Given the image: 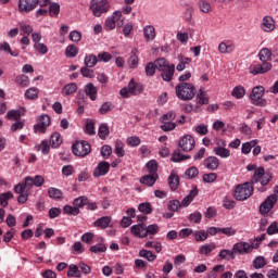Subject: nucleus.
Wrapping results in <instances>:
<instances>
[{"label": "nucleus", "mask_w": 278, "mask_h": 278, "mask_svg": "<svg viewBox=\"0 0 278 278\" xmlns=\"http://www.w3.org/2000/svg\"><path fill=\"white\" fill-rule=\"evenodd\" d=\"M197 94V88L190 83H180L176 86V96L181 101H192Z\"/></svg>", "instance_id": "obj_1"}, {"label": "nucleus", "mask_w": 278, "mask_h": 278, "mask_svg": "<svg viewBox=\"0 0 278 278\" xmlns=\"http://www.w3.org/2000/svg\"><path fill=\"white\" fill-rule=\"evenodd\" d=\"M142 92H144V86L131 79L127 87L121 89L119 94L123 97V99H129V94L132 97H138V94H142Z\"/></svg>", "instance_id": "obj_2"}, {"label": "nucleus", "mask_w": 278, "mask_h": 278, "mask_svg": "<svg viewBox=\"0 0 278 278\" xmlns=\"http://www.w3.org/2000/svg\"><path fill=\"white\" fill-rule=\"evenodd\" d=\"M252 194L253 184L244 182L236 187L233 197L237 201H247Z\"/></svg>", "instance_id": "obj_3"}, {"label": "nucleus", "mask_w": 278, "mask_h": 278, "mask_svg": "<svg viewBox=\"0 0 278 278\" xmlns=\"http://www.w3.org/2000/svg\"><path fill=\"white\" fill-rule=\"evenodd\" d=\"M264 91L265 89L263 86H256L252 89L250 94L252 105H256L258 108H266V105H268V102L264 99Z\"/></svg>", "instance_id": "obj_4"}, {"label": "nucleus", "mask_w": 278, "mask_h": 278, "mask_svg": "<svg viewBox=\"0 0 278 278\" xmlns=\"http://www.w3.org/2000/svg\"><path fill=\"white\" fill-rule=\"evenodd\" d=\"M90 10L93 16H101V14H105L110 10V3L108 0H91Z\"/></svg>", "instance_id": "obj_5"}, {"label": "nucleus", "mask_w": 278, "mask_h": 278, "mask_svg": "<svg viewBox=\"0 0 278 278\" xmlns=\"http://www.w3.org/2000/svg\"><path fill=\"white\" fill-rule=\"evenodd\" d=\"M90 151H92V148L87 141H77L72 146V152L78 157H86V155H89Z\"/></svg>", "instance_id": "obj_6"}, {"label": "nucleus", "mask_w": 278, "mask_h": 278, "mask_svg": "<svg viewBox=\"0 0 278 278\" xmlns=\"http://www.w3.org/2000/svg\"><path fill=\"white\" fill-rule=\"evenodd\" d=\"M278 197L277 194H270L266 198L265 201L262 202L260 205V214L262 216H266V214H269L270 210L277 205Z\"/></svg>", "instance_id": "obj_7"}, {"label": "nucleus", "mask_w": 278, "mask_h": 278, "mask_svg": "<svg viewBox=\"0 0 278 278\" xmlns=\"http://www.w3.org/2000/svg\"><path fill=\"white\" fill-rule=\"evenodd\" d=\"M253 249H255L254 244L244 241L237 242L232 247L235 255H249V253L253 252Z\"/></svg>", "instance_id": "obj_8"}, {"label": "nucleus", "mask_w": 278, "mask_h": 278, "mask_svg": "<svg viewBox=\"0 0 278 278\" xmlns=\"http://www.w3.org/2000/svg\"><path fill=\"white\" fill-rule=\"evenodd\" d=\"M39 0H18V12L21 14H29L38 8Z\"/></svg>", "instance_id": "obj_9"}, {"label": "nucleus", "mask_w": 278, "mask_h": 278, "mask_svg": "<svg viewBox=\"0 0 278 278\" xmlns=\"http://www.w3.org/2000/svg\"><path fill=\"white\" fill-rule=\"evenodd\" d=\"M195 144L197 142L194 141V137H192L191 135L184 136L178 143L180 149H182V151H185L186 153L192 151Z\"/></svg>", "instance_id": "obj_10"}, {"label": "nucleus", "mask_w": 278, "mask_h": 278, "mask_svg": "<svg viewBox=\"0 0 278 278\" xmlns=\"http://www.w3.org/2000/svg\"><path fill=\"white\" fill-rule=\"evenodd\" d=\"M225 147H227V143L224 140L217 141V147L213 149L215 155L222 159L231 157V151Z\"/></svg>", "instance_id": "obj_11"}, {"label": "nucleus", "mask_w": 278, "mask_h": 278, "mask_svg": "<svg viewBox=\"0 0 278 278\" xmlns=\"http://www.w3.org/2000/svg\"><path fill=\"white\" fill-rule=\"evenodd\" d=\"M51 125V117L49 115H41L38 118L37 125L34 126V129L36 132L39 131V134H45L47 131V127Z\"/></svg>", "instance_id": "obj_12"}, {"label": "nucleus", "mask_w": 278, "mask_h": 278, "mask_svg": "<svg viewBox=\"0 0 278 278\" xmlns=\"http://www.w3.org/2000/svg\"><path fill=\"white\" fill-rule=\"evenodd\" d=\"M123 13L121 11H115L111 17L105 20V29L106 31H111V29L116 28V22L121 21Z\"/></svg>", "instance_id": "obj_13"}, {"label": "nucleus", "mask_w": 278, "mask_h": 278, "mask_svg": "<svg viewBox=\"0 0 278 278\" xmlns=\"http://www.w3.org/2000/svg\"><path fill=\"white\" fill-rule=\"evenodd\" d=\"M270 68H273V65L266 61H263V64H257V65H252L250 67V73L252 75H260V74H264V73H268V71H270Z\"/></svg>", "instance_id": "obj_14"}, {"label": "nucleus", "mask_w": 278, "mask_h": 278, "mask_svg": "<svg viewBox=\"0 0 278 278\" xmlns=\"http://www.w3.org/2000/svg\"><path fill=\"white\" fill-rule=\"evenodd\" d=\"M110 173V163L101 161L93 170V177H103Z\"/></svg>", "instance_id": "obj_15"}, {"label": "nucleus", "mask_w": 278, "mask_h": 278, "mask_svg": "<svg viewBox=\"0 0 278 278\" xmlns=\"http://www.w3.org/2000/svg\"><path fill=\"white\" fill-rule=\"evenodd\" d=\"M84 92L89 97L90 101H97V94H99V89L92 83H88L84 87Z\"/></svg>", "instance_id": "obj_16"}, {"label": "nucleus", "mask_w": 278, "mask_h": 278, "mask_svg": "<svg viewBox=\"0 0 278 278\" xmlns=\"http://www.w3.org/2000/svg\"><path fill=\"white\" fill-rule=\"evenodd\" d=\"M261 29L263 31H275V20L271 16H264L261 23Z\"/></svg>", "instance_id": "obj_17"}, {"label": "nucleus", "mask_w": 278, "mask_h": 278, "mask_svg": "<svg viewBox=\"0 0 278 278\" xmlns=\"http://www.w3.org/2000/svg\"><path fill=\"white\" fill-rule=\"evenodd\" d=\"M203 164L208 170H216L220 166V160L216 156H208L204 160Z\"/></svg>", "instance_id": "obj_18"}, {"label": "nucleus", "mask_w": 278, "mask_h": 278, "mask_svg": "<svg viewBox=\"0 0 278 278\" xmlns=\"http://www.w3.org/2000/svg\"><path fill=\"white\" fill-rule=\"evenodd\" d=\"M199 195V189L194 187L190 190L189 194L182 199L180 202V207H188L192 201H194V198Z\"/></svg>", "instance_id": "obj_19"}, {"label": "nucleus", "mask_w": 278, "mask_h": 278, "mask_svg": "<svg viewBox=\"0 0 278 278\" xmlns=\"http://www.w3.org/2000/svg\"><path fill=\"white\" fill-rule=\"evenodd\" d=\"M157 179H160V175L149 174L140 178V184L151 188L152 186H155V181H157Z\"/></svg>", "instance_id": "obj_20"}, {"label": "nucleus", "mask_w": 278, "mask_h": 278, "mask_svg": "<svg viewBox=\"0 0 278 278\" xmlns=\"http://www.w3.org/2000/svg\"><path fill=\"white\" fill-rule=\"evenodd\" d=\"M167 184L173 192L179 188V175L172 172L167 178Z\"/></svg>", "instance_id": "obj_21"}, {"label": "nucleus", "mask_w": 278, "mask_h": 278, "mask_svg": "<svg viewBox=\"0 0 278 278\" xmlns=\"http://www.w3.org/2000/svg\"><path fill=\"white\" fill-rule=\"evenodd\" d=\"M130 231L134 236H136V238H146L144 231H147V225L144 224L134 225L130 228Z\"/></svg>", "instance_id": "obj_22"}, {"label": "nucleus", "mask_w": 278, "mask_h": 278, "mask_svg": "<svg viewBox=\"0 0 278 278\" xmlns=\"http://www.w3.org/2000/svg\"><path fill=\"white\" fill-rule=\"evenodd\" d=\"M175 75V64H170L167 68L161 73L163 81H173V76Z\"/></svg>", "instance_id": "obj_23"}, {"label": "nucleus", "mask_w": 278, "mask_h": 278, "mask_svg": "<svg viewBox=\"0 0 278 278\" xmlns=\"http://www.w3.org/2000/svg\"><path fill=\"white\" fill-rule=\"evenodd\" d=\"M127 64L129 68H138V64H139L138 49L134 48L131 50Z\"/></svg>", "instance_id": "obj_24"}, {"label": "nucleus", "mask_w": 278, "mask_h": 278, "mask_svg": "<svg viewBox=\"0 0 278 278\" xmlns=\"http://www.w3.org/2000/svg\"><path fill=\"white\" fill-rule=\"evenodd\" d=\"M63 97H71V94H75L77 92V84L76 83H70L65 85L62 89Z\"/></svg>", "instance_id": "obj_25"}, {"label": "nucleus", "mask_w": 278, "mask_h": 278, "mask_svg": "<svg viewBox=\"0 0 278 278\" xmlns=\"http://www.w3.org/2000/svg\"><path fill=\"white\" fill-rule=\"evenodd\" d=\"M111 223H112V217L103 216V217L98 218L94 222V226L100 227L101 229H108V227H110Z\"/></svg>", "instance_id": "obj_26"}, {"label": "nucleus", "mask_w": 278, "mask_h": 278, "mask_svg": "<svg viewBox=\"0 0 278 278\" xmlns=\"http://www.w3.org/2000/svg\"><path fill=\"white\" fill-rule=\"evenodd\" d=\"M143 36L148 42L150 40H155V27H153V25L143 27Z\"/></svg>", "instance_id": "obj_27"}, {"label": "nucleus", "mask_w": 278, "mask_h": 278, "mask_svg": "<svg viewBox=\"0 0 278 278\" xmlns=\"http://www.w3.org/2000/svg\"><path fill=\"white\" fill-rule=\"evenodd\" d=\"M84 62H85V66H87V68H94V65L99 62V59L94 54H87L85 56Z\"/></svg>", "instance_id": "obj_28"}, {"label": "nucleus", "mask_w": 278, "mask_h": 278, "mask_svg": "<svg viewBox=\"0 0 278 278\" xmlns=\"http://www.w3.org/2000/svg\"><path fill=\"white\" fill-rule=\"evenodd\" d=\"M156 64V71H160V73H163L165 68H167L170 65V62L166 60L165 58H159L155 60Z\"/></svg>", "instance_id": "obj_29"}, {"label": "nucleus", "mask_w": 278, "mask_h": 278, "mask_svg": "<svg viewBox=\"0 0 278 278\" xmlns=\"http://www.w3.org/2000/svg\"><path fill=\"white\" fill-rule=\"evenodd\" d=\"M50 144L52 149H58L62 144V135L60 132H53L50 138Z\"/></svg>", "instance_id": "obj_30"}, {"label": "nucleus", "mask_w": 278, "mask_h": 278, "mask_svg": "<svg viewBox=\"0 0 278 278\" xmlns=\"http://www.w3.org/2000/svg\"><path fill=\"white\" fill-rule=\"evenodd\" d=\"M218 257H220V260H227V262H229L230 260H236V253L233 252V250H222L218 253Z\"/></svg>", "instance_id": "obj_31"}, {"label": "nucleus", "mask_w": 278, "mask_h": 278, "mask_svg": "<svg viewBox=\"0 0 278 278\" xmlns=\"http://www.w3.org/2000/svg\"><path fill=\"white\" fill-rule=\"evenodd\" d=\"M139 257H144V260H148V262H155V260H157V255L144 249L139 251Z\"/></svg>", "instance_id": "obj_32"}, {"label": "nucleus", "mask_w": 278, "mask_h": 278, "mask_svg": "<svg viewBox=\"0 0 278 278\" xmlns=\"http://www.w3.org/2000/svg\"><path fill=\"white\" fill-rule=\"evenodd\" d=\"M15 84L21 86V88H27V86H29V77L23 74L17 75L15 78Z\"/></svg>", "instance_id": "obj_33"}, {"label": "nucleus", "mask_w": 278, "mask_h": 278, "mask_svg": "<svg viewBox=\"0 0 278 278\" xmlns=\"http://www.w3.org/2000/svg\"><path fill=\"white\" fill-rule=\"evenodd\" d=\"M266 175V172L264 169V167H258L254 170V175L252 178V184H260V181H262V177Z\"/></svg>", "instance_id": "obj_34"}, {"label": "nucleus", "mask_w": 278, "mask_h": 278, "mask_svg": "<svg viewBox=\"0 0 278 278\" xmlns=\"http://www.w3.org/2000/svg\"><path fill=\"white\" fill-rule=\"evenodd\" d=\"M38 93H39L38 88L31 87L26 90L25 98L28 99L29 101H36V99H38Z\"/></svg>", "instance_id": "obj_35"}, {"label": "nucleus", "mask_w": 278, "mask_h": 278, "mask_svg": "<svg viewBox=\"0 0 278 278\" xmlns=\"http://www.w3.org/2000/svg\"><path fill=\"white\" fill-rule=\"evenodd\" d=\"M214 249H216V243L204 244L200 248L199 253L200 255L207 256L212 251H214Z\"/></svg>", "instance_id": "obj_36"}, {"label": "nucleus", "mask_w": 278, "mask_h": 278, "mask_svg": "<svg viewBox=\"0 0 278 278\" xmlns=\"http://www.w3.org/2000/svg\"><path fill=\"white\" fill-rule=\"evenodd\" d=\"M9 199H14V194L11 191L0 194V205L1 207H8Z\"/></svg>", "instance_id": "obj_37"}, {"label": "nucleus", "mask_w": 278, "mask_h": 278, "mask_svg": "<svg viewBox=\"0 0 278 278\" xmlns=\"http://www.w3.org/2000/svg\"><path fill=\"white\" fill-rule=\"evenodd\" d=\"M155 71H157V64L154 62H149L146 65V75L147 77H153L155 75Z\"/></svg>", "instance_id": "obj_38"}, {"label": "nucleus", "mask_w": 278, "mask_h": 278, "mask_svg": "<svg viewBox=\"0 0 278 278\" xmlns=\"http://www.w3.org/2000/svg\"><path fill=\"white\" fill-rule=\"evenodd\" d=\"M79 53V49L76 48L75 45H70L65 49V55L66 58H77V54Z\"/></svg>", "instance_id": "obj_39"}, {"label": "nucleus", "mask_w": 278, "mask_h": 278, "mask_svg": "<svg viewBox=\"0 0 278 278\" xmlns=\"http://www.w3.org/2000/svg\"><path fill=\"white\" fill-rule=\"evenodd\" d=\"M231 94L236 99H242L247 94V89H244L242 86H237L232 89Z\"/></svg>", "instance_id": "obj_40"}, {"label": "nucleus", "mask_w": 278, "mask_h": 278, "mask_svg": "<svg viewBox=\"0 0 278 278\" xmlns=\"http://www.w3.org/2000/svg\"><path fill=\"white\" fill-rule=\"evenodd\" d=\"M115 154L117 157H125V144L121 140L115 141Z\"/></svg>", "instance_id": "obj_41"}, {"label": "nucleus", "mask_w": 278, "mask_h": 278, "mask_svg": "<svg viewBox=\"0 0 278 278\" xmlns=\"http://www.w3.org/2000/svg\"><path fill=\"white\" fill-rule=\"evenodd\" d=\"M157 231H160V226H157V224H152V225L146 226V231L142 236H146V238L148 236H155Z\"/></svg>", "instance_id": "obj_42"}, {"label": "nucleus", "mask_w": 278, "mask_h": 278, "mask_svg": "<svg viewBox=\"0 0 278 278\" xmlns=\"http://www.w3.org/2000/svg\"><path fill=\"white\" fill-rule=\"evenodd\" d=\"M271 55H273V52H270V49L268 48H263L258 53V58L261 62H268Z\"/></svg>", "instance_id": "obj_43"}, {"label": "nucleus", "mask_w": 278, "mask_h": 278, "mask_svg": "<svg viewBox=\"0 0 278 278\" xmlns=\"http://www.w3.org/2000/svg\"><path fill=\"white\" fill-rule=\"evenodd\" d=\"M98 135L101 138V140H105V138L110 136V127L108 126V124L100 125Z\"/></svg>", "instance_id": "obj_44"}, {"label": "nucleus", "mask_w": 278, "mask_h": 278, "mask_svg": "<svg viewBox=\"0 0 278 278\" xmlns=\"http://www.w3.org/2000/svg\"><path fill=\"white\" fill-rule=\"evenodd\" d=\"M190 155L182 154L181 152L175 151L172 155V162H185V160H190Z\"/></svg>", "instance_id": "obj_45"}, {"label": "nucleus", "mask_w": 278, "mask_h": 278, "mask_svg": "<svg viewBox=\"0 0 278 278\" xmlns=\"http://www.w3.org/2000/svg\"><path fill=\"white\" fill-rule=\"evenodd\" d=\"M146 167L148 168V172L150 175H159L157 174V161L151 160L146 164Z\"/></svg>", "instance_id": "obj_46"}, {"label": "nucleus", "mask_w": 278, "mask_h": 278, "mask_svg": "<svg viewBox=\"0 0 278 278\" xmlns=\"http://www.w3.org/2000/svg\"><path fill=\"white\" fill-rule=\"evenodd\" d=\"M67 277H81V271L77 265H70L67 270Z\"/></svg>", "instance_id": "obj_47"}, {"label": "nucleus", "mask_w": 278, "mask_h": 278, "mask_svg": "<svg viewBox=\"0 0 278 278\" xmlns=\"http://www.w3.org/2000/svg\"><path fill=\"white\" fill-rule=\"evenodd\" d=\"M48 195L50 197V199H55V200L62 199V190L50 187L48 189Z\"/></svg>", "instance_id": "obj_48"}, {"label": "nucleus", "mask_w": 278, "mask_h": 278, "mask_svg": "<svg viewBox=\"0 0 278 278\" xmlns=\"http://www.w3.org/2000/svg\"><path fill=\"white\" fill-rule=\"evenodd\" d=\"M193 238L195 239V242H205L207 233L205 230H195L193 231Z\"/></svg>", "instance_id": "obj_49"}, {"label": "nucleus", "mask_w": 278, "mask_h": 278, "mask_svg": "<svg viewBox=\"0 0 278 278\" xmlns=\"http://www.w3.org/2000/svg\"><path fill=\"white\" fill-rule=\"evenodd\" d=\"M270 179H273V176L270 174H265L258 184H261L262 188L260 189L261 192H266V188L264 186H268L270 184Z\"/></svg>", "instance_id": "obj_50"}, {"label": "nucleus", "mask_w": 278, "mask_h": 278, "mask_svg": "<svg viewBox=\"0 0 278 278\" xmlns=\"http://www.w3.org/2000/svg\"><path fill=\"white\" fill-rule=\"evenodd\" d=\"M89 251L91 253H105L108 251V247H105L103 243H97L96 245H91L89 248Z\"/></svg>", "instance_id": "obj_51"}, {"label": "nucleus", "mask_w": 278, "mask_h": 278, "mask_svg": "<svg viewBox=\"0 0 278 278\" xmlns=\"http://www.w3.org/2000/svg\"><path fill=\"white\" fill-rule=\"evenodd\" d=\"M92 67H88V66H83L80 68V75H83V77H87L88 79H92V77H94V70H91Z\"/></svg>", "instance_id": "obj_52"}, {"label": "nucleus", "mask_w": 278, "mask_h": 278, "mask_svg": "<svg viewBox=\"0 0 278 278\" xmlns=\"http://www.w3.org/2000/svg\"><path fill=\"white\" fill-rule=\"evenodd\" d=\"M199 176V168H197L195 166L189 167L186 172H185V177H187V179H194V177Z\"/></svg>", "instance_id": "obj_53"}, {"label": "nucleus", "mask_w": 278, "mask_h": 278, "mask_svg": "<svg viewBox=\"0 0 278 278\" xmlns=\"http://www.w3.org/2000/svg\"><path fill=\"white\" fill-rule=\"evenodd\" d=\"M63 212L70 216H77L79 214V208L77 206L65 205Z\"/></svg>", "instance_id": "obj_54"}, {"label": "nucleus", "mask_w": 278, "mask_h": 278, "mask_svg": "<svg viewBox=\"0 0 278 278\" xmlns=\"http://www.w3.org/2000/svg\"><path fill=\"white\" fill-rule=\"evenodd\" d=\"M202 179L204 184H214V181L218 179V174L217 173L204 174Z\"/></svg>", "instance_id": "obj_55"}, {"label": "nucleus", "mask_w": 278, "mask_h": 278, "mask_svg": "<svg viewBox=\"0 0 278 278\" xmlns=\"http://www.w3.org/2000/svg\"><path fill=\"white\" fill-rule=\"evenodd\" d=\"M34 49H36L41 55H47V53H49V48H47V45L41 42L34 43Z\"/></svg>", "instance_id": "obj_56"}, {"label": "nucleus", "mask_w": 278, "mask_h": 278, "mask_svg": "<svg viewBox=\"0 0 278 278\" xmlns=\"http://www.w3.org/2000/svg\"><path fill=\"white\" fill-rule=\"evenodd\" d=\"M199 8H200L201 12H203L204 14L212 12V4H210V2H207L205 0L199 1Z\"/></svg>", "instance_id": "obj_57"}, {"label": "nucleus", "mask_w": 278, "mask_h": 278, "mask_svg": "<svg viewBox=\"0 0 278 278\" xmlns=\"http://www.w3.org/2000/svg\"><path fill=\"white\" fill-rule=\"evenodd\" d=\"M253 266L256 270H260V268H264V266H266V258H264L263 256H257L253 261Z\"/></svg>", "instance_id": "obj_58"}, {"label": "nucleus", "mask_w": 278, "mask_h": 278, "mask_svg": "<svg viewBox=\"0 0 278 278\" xmlns=\"http://www.w3.org/2000/svg\"><path fill=\"white\" fill-rule=\"evenodd\" d=\"M126 142L128 147H140V137L138 136H131L126 139Z\"/></svg>", "instance_id": "obj_59"}, {"label": "nucleus", "mask_w": 278, "mask_h": 278, "mask_svg": "<svg viewBox=\"0 0 278 278\" xmlns=\"http://www.w3.org/2000/svg\"><path fill=\"white\" fill-rule=\"evenodd\" d=\"M138 210L139 212H141V214H151V212H153V208L151 207V203L149 202L139 204Z\"/></svg>", "instance_id": "obj_60"}, {"label": "nucleus", "mask_w": 278, "mask_h": 278, "mask_svg": "<svg viewBox=\"0 0 278 278\" xmlns=\"http://www.w3.org/2000/svg\"><path fill=\"white\" fill-rule=\"evenodd\" d=\"M114 110V104L112 102H104L99 109L100 114H108V112H112Z\"/></svg>", "instance_id": "obj_61"}, {"label": "nucleus", "mask_w": 278, "mask_h": 278, "mask_svg": "<svg viewBox=\"0 0 278 278\" xmlns=\"http://www.w3.org/2000/svg\"><path fill=\"white\" fill-rule=\"evenodd\" d=\"M88 203V198L87 197H79L76 198L73 202V205L79 210V207H84Z\"/></svg>", "instance_id": "obj_62"}, {"label": "nucleus", "mask_w": 278, "mask_h": 278, "mask_svg": "<svg viewBox=\"0 0 278 278\" xmlns=\"http://www.w3.org/2000/svg\"><path fill=\"white\" fill-rule=\"evenodd\" d=\"M162 123H163V125H161L162 131H173L177 127V124L173 122H162Z\"/></svg>", "instance_id": "obj_63"}, {"label": "nucleus", "mask_w": 278, "mask_h": 278, "mask_svg": "<svg viewBox=\"0 0 278 278\" xmlns=\"http://www.w3.org/2000/svg\"><path fill=\"white\" fill-rule=\"evenodd\" d=\"M112 60V54L110 52H100L98 53V62H104L108 63Z\"/></svg>", "instance_id": "obj_64"}]
</instances>
